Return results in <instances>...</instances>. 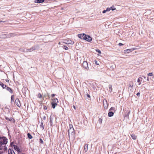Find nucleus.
<instances>
[{"instance_id": "nucleus-11", "label": "nucleus", "mask_w": 154, "mask_h": 154, "mask_svg": "<svg viewBox=\"0 0 154 154\" xmlns=\"http://www.w3.org/2000/svg\"><path fill=\"white\" fill-rule=\"evenodd\" d=\"M5 118L7 120H8L10 121H11L13 120L14 122H15V120L14 119L12 118L11 117L10 118H9L8 117L5 116Z\"/></svg>"}, {"instance_id": "nucleus-5", "label": "nucleus", "mask_w": 154, "mask_h": 154, "mask_svg": "<svg viewBox=\"0 0 154 154\" xmlns=\"http://www.w3.org/2000/svg\"><path fill=\"white\" fill-rule=\"evenodd\" d=\"M82 66L83 68L87 70L88 69V64L87 61H84L82 64Z\"/></svg>"}, {"instance_id": "nucleus-1", "label": "nucleus", "mask_w": 154, "mask_h": 154, "mask_svg": "<svg viewBox=\"0 0 154 154\" xmlns=\"http://www.w3.org/2000/svg\"><path fill=\"white\" fill-rule=\"evenodd\" d=\"M8 143V139L5 137H1L0 136V144H6Z\"/></svg>"}, {"instance_id": "nucleus-12", "label": "nucleus", "mask_w": 154, "mask_h": 154, "mask_svg": "<svg viewBox=\"0 0 154 154\" xmlns=\"http://www.w3.org/2000/svg\"><path fill=\"white\" fill-rule=\"evenodd\" d=\"M5 89L6 90H7L11 94L13 93V91L12 89L10 87H6L5 88Z\"/></svg>"}, {"instance_id": "nucleus-38", "label": "nucleus", "mask_w": 154, "mask_h": 154, "mask_svg": "<svg viewBox=\"0 0 154 154\" xmlns=\"http://www.w3.org/2000/svg\"><path fill=\"white\" fill-rule=\"evenodd\" d=\"M110 10V8H106V11H109Z\"/></svg>"}, {"instance_id": "nucleus-16", "label": "nucleus", "mask_w": 154, "mask_h": 154, "mask_svg": "<svg viewBox=\"0 0 154 154\" xmlns=\"http://www.w3.org/2000/svg\"><path fill=\"white\" fill-rule=\"evenodd\" d=\"M133 50H132V49H128L127 50H125L124 51V52L125 54L126 53H128L130 52L131 51H133Z\"/></svg>"}, {"instance_id": "nucleus-32", "label": "nucleus", "mask_w": 154, "mask_h": 154, "mask_svg": "<svg viewBox=\"0 0 154 154\" xmlns=\"http://www.w3.org/2000/svg\"><path fill=\"white\" fill-rule=\"evenodd\" d=\"M63 48L66 50H67L68 49V48L66 46H64Z\"/></svg>"}, {"instance_id": "nucleus-23", "label": "nucleus", "mask_w": 154, "mask_h": 154, "mask_svg": "<svg viewBox=\"0 0 154 154\" xmlns=\"http://www.w3.org/2000/svg\"><path fill=\"white\" fill-rule=\"evenodd\" d=\"M66 43L68 44H73L74 42L71 41H67V42H66Z\"/></svg>"}, {"instance_id": "nucleus-44", "label": "nucleus", "mask_w": 154, "mask_h": 154, "mask_svg": "<svg viewBox=\"0 0 154 154\" xmlns=\"http://www.w3.org/2000/svg\"><path fill=\"white\" fill-rule=\"evenodd\" d=\"M56 95L54 94H53L51 95V97H54Z\"/></svg>"}, {"instance_id": "nucleus-21", "label": "nucleus", "mask_w": 154, "mask_h": 154, "mask_svg": "<svg viewBox=\"0 0 154 154\" xmlns=\"http://www.w3.org/2000/svg\"><path fill=\"white\" fill-rule=\"evenodd\" d=\"M0 85L3 88V89L6 87V85H4L2 82H0Z\"/></svg>"}, {"instance_id": "nucleus-25", "label": "nucleus", "mask_w": 154, "mask_h": 154, "mask_svg": "<svg viewBox=\"0 0 154 154\" xmlns=\"http://www.w3.org/2000/svg\"><path fill=\"white\" fill-rule=\"evenodd\" d=\"M131 136L132 137V138L134 140H135L136 139L137 137L134 134H132L131 135Z\"/></svg>"}, {"instance_id": "nucleus-13", "label": "nucleus", "mask_w": 154, "mask_h": 154, "mask_svg": "<svg viewBox=\"0 0 154 154\" xmlns=\"http://www.w3.org/2000/svg\"><path fill=\"white\" fill-rule=\"evenodd\" d=\"M53 118H52V117L51 116L50 117V124L51 126H52L53 125Z\"/></svg>"}, {"instance_id": "nucleus-43", "label": "nucleus", "mask_w": 154, "mask_h": 154, "mask_svg": "<svg viewBox=\"0 0 154 154\" xmlns=\"http://www.w3.org/2000/svg\"><path fill=\"white\" fill-rule=\"evenodd\" d=\"M106 12V10H103L102 12L104 14Z\"/></svg>"}, {"instance_id": "nucleus-39", "label": "nucleus", "mask_w": 154, "mask_h": 154, "mask_svg": "<svg viewBox=\"0 0 154 154\" xmlns=\"http://www.w3.org/2000/svg\"><path fill=\"white\" fill-rule=\"evenodd\" d=\"M123 44L121 43H119V46H122V45H123Z\"/></svg>"}, {"instance_id": "nucleus-28", "label": "nucleus", "mask_w": 154, "mask_h": 154, "mask_svg": "<svg viewBox=\"0 0 154 154\" xmlns=\"http://www.w3.org/2000/svg\"><path fill=\"white\" fill-rule=\"evenodd\" d=\"M40 127L41 128H42V130L44 129L43 123L42 122H41V123Z\"/></svg>"}, {"instance_id": "nucleus-36", "label": "nucleus", "mask_w": 154, "mask_h": 154, "mask_svg": "<svg viewBox=\"0 0 154 154\" xmlns=\"http://www.w3.org/2000/svg\"><path fill=\"white\" fill-rule=\"evenodd\" d=\"M38 97L39 98H41L42 97L41 94L40 93L38 94Z\"/></svg>"}, {"instance_id": "nucleus-27", "label": "nucleus", "mask_w": 154, "mask_h": 154, "mask_svg": "<svg viewBox=\"0 0 154 154\" xmlns=\"http://www.w3.org/2000/svg\"><path fill=\"white\" fill-rule=\"evenodd\" d=\"M109 91L110 92H112V85H109Z\"/></svg>"}, {"instance_id": "nucleus-35", "label": "nucleus", "mask_w": 154, "mask_h": 154, "mask_svg": "<svg viewBox=\"0 0 154 154\" xmlns=\"http://www.w3.org/2000/svg\"><path fill=\"white\" fill-rule=\"evenodd\" d=\"M14 143V142H11V143L10 146H11V147H13V145H14L13 144Z\"/></svg>"}, {"instance_id": "nucleus-3", "label": "nucleus", "mask_w": 154, "mask_h": 154, "mask_svg": "<svg viewBox=\"0 0 154 154\" xmlns=\"http://www.w3.org/2000/svg\"><path fill=\"white\" fill-rule=\"evenodd\" d=\"M39 46L38 45H34L32 48L30 49H26V51L27 52H30L32 51H33L37 49H38L39 48Z\"/></svg>"}, {"instance_id": "nucleus-19", "label": "nucleus", "mask_w": 154, "mask_h": 154, "mask_svg": "<svg viewBox=\"0 0 154 154\" xmlns=\"http://www.w3.org/2000/svg\"><path fill=\"white\" fill-rule=\"evenodd\" d=\"M45 1L44 0H35V2L36 3H42Z\"/></svg>"}, {"instance_id": "nucleus-6", "label": "nucleus", "mask_w": 154, "mask_h": 154, "mask_svg": "<svg viewBox=\"0 0 154 154\" xmlns=\"http://www.w3.org/2000/svg\"><path fill=\"white\" fill-rule=\"evenodd\" d=\"M92 38L90 35H85L84 40L88 42H90L92 41Z\"/></svg>"}, {"instance_id": "nucleus-45", "label": "nucleus", "mask_w": 154, "mask_h": 154, "mask_svg": "<svg viewBox=\"0 0 154 154\" xmlns=\"http://www.w3.org/2000/svg\"><path fill=\"white\" fill-rule=\"evenodd\" d=\"M140 93L139 92H138L137 94V96H138L140 95Z\"/></svg>"}, {"instance_id": "nucleus-58", "label": "nucleus", "mask_w": 154, "mask_h": 154, "mask_svg": "<svg viewBox=\"0 0 154 154\" xmlns=\"http://www.w3.org/2000/svg\"><path fill=\"white\" fill-rule=\"evenodd\" d=\"M0 154H2L1 153H1H0Z\"/></svg>"}, {"instance_id": "nucleus-24", "label": "nucleus", "mask_w": 154, "mask_h": 154, "mask_svg": "<svg viewBox=\"0 0 154 154\" xmlns=\"http://www.w3.org/2000/svg\"><path fill=\"white\" fill-rule=\"evenodd\" d=\"M88 144H86L84 146V150L85 151V152H87L88 151Z\"/></svg>"}, {"instance_id": "nucleus-37", "label": "nucleus", "mask_w": 154, "mask_h": 154, "mask_svg": "<svg viewBox=\"0 0 154 154\" xmlns=\"http://www.w3.org/2000/svg\"><path fill=\"white\" fill-rule=\"evenodd\" d=\"M94 63H95L97 65H99V63H97V61L96 60H94Z\"/></svg>"}, {"instance_id": "nucleus-29", "label": "nucleus", "mask_w": 154, "mask_h": 154, "mask_svg": "<svg viewBox=\"0 0 154 154\" xmlns=\"http://www.w3.org/2000/svg\"><path fill=\"white\" fill-rule=\"evenodd\" d=\"M14 95H12L11 97V103H12V102L14 101Z\"/></svg>"}, {"instance_id": "nucleus-54", "label": "nucleus", "mask_w": 154, "mask_h": 154, "mask_svg": "<svg viewBox=\"0 0 154 154\" xmlns=\"http://www.w3.org/2000/svg\"><path fill=\"white\" fill-rule=\"evenodd\" d=\"M103 105L104 106V102H103ZM104 107H105L104 106Z\"/></svg>"}, {"instance_id": "nucleus-57", "label": "nucleus", "mask_w": 154, "mask_h": 154, "mask_svg": "<svg viewBox=\"0 0 154 154\" xmlns=\"http://www.w3.org/2000/svg\"><path fill=\"white\" fill-rule=\"evenodd\" d=\"M106 105H107V104H106ZM105 107H106V106H105Z\"/></svg>"}, {"instance_id": "nucleus-53", "label": "nucleus", "mask_w": 154, "mask_h": 154, "mask_svg": "<svg viewBox=\"0 0 154 154\" xmlns=\"http://www.w3.org/2000/svg\"><path fill=\"white\" fill-rule=\"evenodd\" d=\"M73 106L74 107V108L75 109V106Z\"/></svg>"}, {"instance_id": "nucleus-56", "label": "nucleus", "mask_w": 154, "mask_h": 154, "mask_svg": "<svg viewBox=\"0 0 154 154\" xmlns=\"http://www.w3.org/2000/svg\"><path fill=\"white\" fill-rule=\"evenodd\" d=\"M59 44H60V42H59Z\"/></svg>"}, {"instance_id": "nucleus-33", "label": "nucleus", "mask_w": 154, "mask_h": 154, "mask_svg": "<svg viewBox=\"0 0 154 154\" xmlns=\"http://www.w3.org/2000/svg\"><path fill=\"white\" fill-rule=\"evenodd\" d=\"M40 142L42 144H43L44 143L43 141L41 138L40 139Z\"/></svg>"}, {"instance_id": "nucleus-48", "label": "nucleus", "mask_w": 154, "mask_h": 154, "mask_svg": "<svg viewBox=\"0 0 154 154\" xmlns=\"http://www.w3.org/2000/svg\"><path fill=\"white\" fill-rule=\"evenodd\" d=\"M5 22V21H0V22L4 23Z\"/></svg>"}, {"instance_id": "nucleus-50", "label": "nucleus", "mask_w": 154, "mask_h": 154, "mask_svg": "<svg viewBox=\"0 0 154 154\" xmlns=\"http://www.w3.org/2000/svg\"><path fill=\"white\" fill-rule=\"evenodd\" d=\"M142 77H143L144 79H145L146 78V76H143L142 75Z\"/></svg>"}, {"instance_id": "nucleus-34", "label": "nucleus", "mask_w": 154, "mask_h": 154, "mask_svg": "<svg viewBox=\"0 0 154 154\" xmlns=\"http://www.w3.org/2000/svg\"><path fill=\"white\" fill-rule=\"evenodd\" d=\"M148 75L150 76H151L153 75L152 73H149L148 74Z\"/></svg>"}, {"instance_id": "nucleus-4", "label": "nucleus", "mask_w": 154, "mask_h": 154, "mask_svg": "<svg viewBox=\"0 0 154 154\" xmlns=\"http://www.w3.org/2000/svg\"><path fill=\"white\" fill-rule=\"evenodd\" d=\"M6 144H0V150H4V151L7 150V148L6 146ZM1 152L0 151V153Z\"/></svg>"}, {"instance_id": "nucleus-8", "label": "nucleus", "mask_w": 154, "mask_h": 154, "mask_svg": "<svg viewBox=\"0 0 154 154\" xmlns=\"http://www.w3.org/2000/svg\"><path fill=\"white\" fill-rule=\"evenodd\" d=\"M15 103L18 107H20V102L18 98H17L15 100Z\"/></svg>"}, {"instance_id": "nucleus-2", "label": "nucleus", "mask_w": 154, "mask_h": 154, "mask_svg": "<svg viewBox=\"0 0 154 154\" xmlns=\"http://www.w3.org/2000/svg\"><path fill=\"white\" fill-rule=\"evenodd\" d=\"M69 137V134L71 133L72 135H74V130L73 128V126L72 125H69V128L68 131Z\"/></svg>"}, {"instance_id": "nucleus-10", "label": "nucleus", "mask_w": 154, "mask_h": 154, "mask_svg": "<svg viewBox=\"0 0 154 154\" xmlns=\"http://www.w3.org/2000/svg\"><path fill=\"white\" fill-rule=\"evenodd\" d=\"M86 34H85L83 33L82 34H79L78 35V37L81 38V39H85V35H86Z\"/></svg>"}, {"instance_id": "nucleus-17", "label": "nucleus", "mask_w": 154, "mask_h": 154, "mask_svg": "<svg viewBox=\"0 0 154 154\" xmlns=\"http://www.w3.org/2000/svg\"><path fill=\"white\" fill-rule=\"evenodd\" d=\"M8 154H15V153L13 150L9 149Z\"/></svg>"}, {"instance_id": "nucleus-46", "label": "nucleus", "mask_w": 154, "mask_h": 154, "mask_svg": "<svg viewBox=\"0 0 154 154\" xmlns=\"http://www.w3.org/2000/svg\"><path fill=\"white\" fill-rule=\"evenodd\" d=\"M87 97H90V95L89 94H87Z\"/></svg>"}, {"instance_id": "nucleus-20", "label": "nucleus", "mask_w": 154, "mask_h": 154, "mask_svg": "<svg viewBox=\"0 0 154 154\" xmlns=\"http://www.w3.org/2000/svg\"><path fill=\"white\" fill-rule=\"evenodd\" d=\"M142 78L140 77L137 79V82L139 83V85H140L141 84V82L142 81Z\"/></svg>"}, {"instance_id": "nucleus-15", "label": "nucleus", "mask_w": 154, "mask_h": 154, "mask_svg": "<svg viewBox=\"0 0 154 154\" xmlns=\"http://www.w3.org/2000/svg\"><path fill=\"white\" fill-rule=\"evenodd\" d=\"M52 100L53 101L52 102L57 103L58 102V100L57 98H54L52 99Z\"/></svg>"}, {"instance_id": "nucleus-52", "label": "nucleus", "mask_w": 154, "mask_h": 154, "mask_svg": "<svg viewBox=\"0 0 154 154\" xmlns=\"http://www.w3.org/2000/svg\"><path fill=\"white\" fill-rule=\"evenodd\" d=\"M147 80L148 81H149V79L148 77L147 78Z\"/></svg>"}, {"instance_id": "nucleus-7", "label": "nucleus", "mask_w": 154, "mask_h": 154, "mask_svg": "<svg viewBox=\"0 0 154 154\" xmlns=\"http://www.w3.org/2000/svg\"><path fill=\"white\" fill-rule=\"evenodd\" d=\"M6 34L2 35L1 36L3 38H8L11 37H13L14 36V34L13 33H10L9 34L7 35L6 36H5Z\"/></svg>"}, {"instance_id": "nucleus-9", "label": "nucleus", "mask_w": 154, "mask_h": 154, "mask_svg": "<svg viewBox=\"0 0 154 154\" xmlns=\"http://www.w3.org/2000/svg\"><path fill=\"white\" fill-rule=\"evenodd\" d=\"M13 147L14 148V149L16 150L17 152H20V148L17 145H13Z\"/></svg>"}, {"instance_id": "nucleus-49", "label": "nucleus", "mask_w": 154, "mask_h": 154, "mask_svg": "<svg viewBox=\"0 0 154 154\" xmlns=\"http://www.w3.org/2000/svg\"><path fill=\"white\" fill-rule=\"evenodd\" d=\"M6 81L8 82H9V80L8 79H7Z\"/></svg>"}, {"instance_id": "nucleus-26", "label": "nucleus", "mask_w": 154, "mask_h": 154, "mask_svg": "<svg viewBox=\"0 0 154 154\" xmlns=\"http://www.w3.org/2000/svg\"><path fill=\"white\" fill-rule=\"evenodd\" d=\"M27 136L30 139H31L32 138V137L29 133H28Z\"/></svg>"}, {"instance_id": "nucleus-47", "label": "nucleus", "mask_w": 154, "mask_h": 154, "mask_svg": "<svg viewBox=\"0 0 154 154\" xmlns=\"http://www.w3.org/2000/svg\"><path fill=\"white\" fill-rule=\"evenodd\" d=\"M110 68H111L112 69H113V66H111Z\"/></svg>"}, {"instance_id": "nucleus-51", "label": "nucleus", "mask_w": 154, "mask_h": 154, "mask_svg": "<svg viewBox=\"0 0 154 154\" xmlns=\"http://www.w3.org/2000/svg\"><path fill=\"white\" fill-rule=\"evenodd\" d=\"M43 119H44V120H45V119H46L45 116H44V117L43 118Z\"/></svg>"}, {"instance_id": "nucleus-14", "label": "nucleus", "mask_w": 154, "mask_h": 154, "mask_svg": "<svg viewBox=\"0 0 154 154\" xmlns=\"http://www.w3.org/2000/svg\"><path fill=\"white\" fill-rule=\"evenodd\" d=\"M114 115V112L112 111H109L108 113V116L109 117L112 116Z\"/></svg>"}, {"instance_id": "nucleus-18", "label": "nucleus", "mask_w": 154, "mask_h": 154, "mask_svg": "<svg viewBox=\"0 0 154 154\" xmlns=\"http://www.w3.org/2000/svg\"><path fill=\"white\" fill-rule=\"evenodd\" d=\"M134 85V83L133 82H130L129 83V84L128 85V89H129V87H131V88H132Z\"/></svg>"}, {"instance_id": "nucleus-31", "label": "nucleus", "mask_w": 154, "mask_h": 154, "mask_svg": "<svg viewBox=\"0 0 154 154\" xmlns=\"http://www.w3.org/2000/svg\"><path fill=\"white\" fill-rule=\"evenodd\" d=\"M110 9H111V10H112V11H114V10H115L116 9V8H115L113 6H112V7H111V8H110Z\"/></svg>"}, {"instance_id": "nucleus-42", "label": "nucleus", "mask_w": 154, "mask_h": 154, "mask_svg": "<svg viewBox=\"0 0 154 154\" xmlns=\"http://www.w3.org/2000/svg\"><path fill=\"white\" fill-rule=\"evenodd\" d=\"M47 109V107L46 106H44V110H46Z\"/></svg>"}, {"instance_id": "nucleus-22", "label": "nucleus", "mask_w": 154, "mask_h": 154, "mask_svg": "<svg viewBox=\"0 0 154 154\" xmlns=\"http://www.w3.org/2000/svg\"><path fill=\"white\" fill-rule=\"evenodd\" d=\"M51 104L52 105V108L54 109L55 108L56 106L57 105V103H54L52 102L51 103Z\"/></svg>"}, {"instance_id": "nucleus-41", "label": "nucleus", "mask_w": 154, "mask_h": 154, "mask_svg": "<svg viewBox=\"0 0 154 154\" xmlns=\"http://www.w3.org/2000/svg\"><path fill=\"white\" fill-rule=\"evenodd\" d=\"M99 121L100 122H102V119L100 118L99 119Z\"/></svg>"}, {"instance_id": "nucleus-30", "label": "nucleus", "mask_w": 154, "mask_h": 154, "mask_svg": "<svg viewBox=\"0 0 154 154\" xmlns=\"http://www.w3.org/2000/svg\"><path fill=\"white\" fill-rule=\"evenodd\" d=\"M115 107H112L109 110V111H115Z\"/></svg>"}, {"instance_id": "nucleus-40", "label": "nucleus", "mask_w": 154, "mask_h": 154, "mask_svg": "<svg viewBox=\"0 0 154 154\" xmlns=\"http://www.w3.org/2000/svg\"><path fill=\"white\" fill-rule=\"evenodd\" d=\"M96 51L98 53H100V54H101V51L99 49H98L97 50H96Z\"/></svg>"}, {"instance_id": "nucleus-55", "label": "nucleus", "mask_w": 154, "mask_h": 154, "mask_svg": "<svg viewBox=\"0 0 154 154\" xmlns=\"http://www.w3.org/2000/svg\"><path fill=\"white\" fill-rule=\"evenodd\" d=\"M106 104H107V101L106 100Z\"/></svg>"}]
</instances>
